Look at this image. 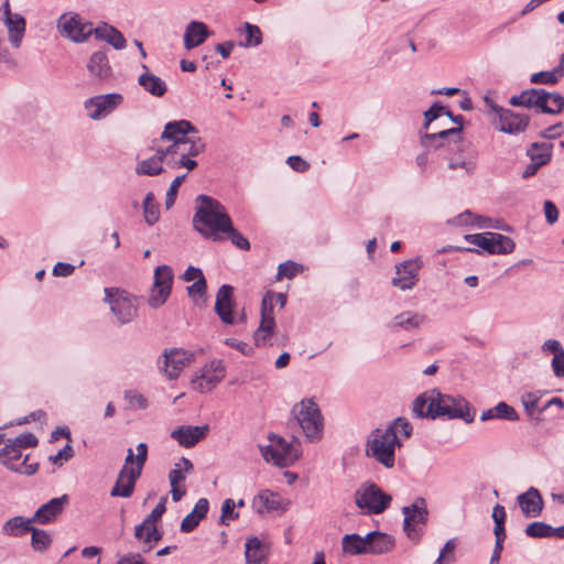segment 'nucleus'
<instances>
[{"instance_id": "f257e3e1", "label": "nucleus", "mask_w": 564, "mask_h": 564, "mask_svg": "<svg viewBox=\"0 0 564 564\" xmlns=\"http://www.w3.org/2000/svg\"><path fill=\"white\" fill-rule=\"evenodd\" d=\"M198 130L188 120L170 121L164 126L158 141L160 153L171 169L185 167L193 171L197 166L195 158L205 150V142L197 135Z\"/></svg>"}, {"instance_id": "f03ea898", "label": "nucleus", "mask_w": 564, "mask_h": 564, "mask_svg": "<svg viewBox=\"0 0 564 564\" xmlns=\"http://www.w3.org/2000/svg\"><path fill=\"white\" fill-rule=\"evenodd\" d=\"M412 434L408 420L398 417L387 427L373 430L366 442V455L386 468L395 464V451Z\"/></svg>"}, {"instance_id": "7ed1b4c3", "label": "nucleus", "mask_w": 564, "mask_h": 564, "mask_svg": "<svg viewBox=\"0 0 564 564\" xmlns=\"http://www.w3.org/2000/svg\"><path fill=\"white\" fill-rule=\"evenodd\" d=\"M413 413L419 417L447 416L471 423L475 414L469 403L460 395L442 394L433 389L420 394L413 402Z\"/></svg>"}, {"instance_id": "20e7f679", "label": "nucleus", "mask_w": 564, "mask_h": 564, "mask_svg": "<svg viewBox=\"0 0 564 564\" xmlns=\"http://www.w3.org/2000/svg\"><path fill=\"white\" fill-rule=\"evenodd\" d=\"M231 223L226 207L220 202L203 194L197 196L193 225L203 237L214 241L223 240L225 231L231 229Z\"/></svg>"}, {"instance_id": "39448f33", "label": "nucleus", "mask_w": 564, "mask_h": 564, "mask_svg": "<svg viewBox=\"0 0 564 564\" xmlns=\"http://www.w3.org/2000/svg\"><path fill=\"white\" fill-rule=\"evenodd\" d=\"M148 457V446L145 443H140L137 446V454L134 455L132 448L128 449L124 465L119 471L117 480L111 488V497L129 498L133 494L137 479L141 476L143 466Z\"/></svg>"}, {"instance_id": "423d86ee", "label": "nucleus", "mask_w": 564, "mask_h": 564, "mask_svg": "<svg viewBox=\"0 0 564 564\" xmlns=\"http://www.w3.org/2000/svg\"><path fill=\"white\" fill-rule=\"evenodd\" d=\"M268 441V445L260 446V452L264 460L274 466H292L302 455V444L297 437L286 441L276 434H270Z\"/></svg>"}, {"instance_id": "0eeeda50", "label": "nucleus", "mask_w": 564, "mask_h": 564, "mask_svg": "<svg viewBox=\"0 0 564 564\" xmlns=\"http://www.w3.org/2000/svg\"><path fill=\"white\" fill-rule=\"evenodd\" d=\"M292 415L310 443L319 442L324 435V417L313 399H303L292 408Z\"/></svg>"}, {"instance_id": "6e6552de", "label": "nucleus", "mask_w": 564, "mask_h": 564, "mask_svg": "<svg viewBox=\"0 0 564 564\" xmlns=\"http://www.w3.org/2000/svg\"><path fill=\"white\" fill-rule=\"evenodd\" d=\"M425 123L424 128L430 129L434 121L438 119H446L452 120L458 123L457 127L443 129L438 131H434L431 133H425L421 137V143L424 148L427 149H437L440 145H442V141L448 139L449 137L459 139L460 131H462V117L458 116L456 118L452 117L451 111H448L445 107L442 105L435 102L429 110L424 112Z\"/></svg>"}, {"instance_id": "1a4fd4ad", "label": "nucleus", "mask_w": 564, "mask_h": 564, "mask_svg": "<svg viewBox=\"0 0 564 564\" xmlns=\"http://www.w3.org/2000/svg\"><path fill=\"white\" fill-rule=\"evenodd\" d=\"M56 29L62 37L85 43L93 35L94 25L76 12H65L57 19Z\"/></svg>"}, {"instance_id": "9d476101", "label": "nucleus", "mask_w": 564, "mask_h": 564, "mask_svg": "<svg viewBox=\"0 0 564 564\" xmlns=\"http://www.w3.org/2000/svg\"><path fill=\"white\" fill-rule=\"evenodd\" d=\"M391 496L373 482L362 484L355 492L357 507L368 514H379L391 503Z\"/></svg>"}, {"instance_id": "9b49d317", "label": "nucleus", "mask_w": 564, "mask_h": 564, "mask_svg": "<svg viewBox=\"0 0 564 564\" xmlns=\"http://www.w3.org/2000/svg\"><path fill=\"white\" fill-rule=\"evenodd\" d=\"M465 240L473 246L469 251L487 252L489 254H508L514 250V242L511 238L497 232H482L466 235Z\"/></svg>"}, {"instance_id": "f8f14e48", "label": "nucleus", "mask_w": 564, "mask_h": 564, "mask_svg": "<svg viewBox=\"0 0 564 564\" xmlns=\"http://www.w3.org/2000/svg\"><path fill=\"white\" fill-rule=\"evenodd\" d=\"M226 377V367L219 359L206 362L191 379V387L199 393L213 391Z\"/></svg>"}, {"instance_id": "ddd939ff", "label": "nucleus", "mask_w": 564, "mask_h": 564, "mask_svg": "<svg viewBox=\"0 0 564 564\" xmlns=\"http://www.w3.org/2000/svg\"><path fill=\"white\" fill-rule=\"evenodd\" d=\"M106 301L121 324L130 323L137 316L135 297L120 289H105Z\"/></svg>"}, {"instance_id": "4468645a", "label": "nucleus", "mask_w": 564, "mask_h": 564, "mask_svg": "<svg viewBox=\"0 0 564 564\" xmlns=\"http://www.w3.org/2000/svg\"><path fill=\"white\" fill-rule=\"evenodd\" d=\"M123 102V96L119 93L96 95L87 98L84 108L88 118L99 121L111 115Z\"/></svg>"}, {"instance_id": "2eb2a0df", "label": "nucleus", "mask_w": 564, "mask_h": 564, "mask_svg": "<svg viewBox=\"0 0 564 564\" xmlns=\"http://www.w3.org/2000/svg\"><path fill=\"white\" fill-rule=\"evenodd\" d=\"M422 267L423 261L419 257L397 263L395 273L391 279V284L403 292L413 290L419 282L420 270Z\"/></svg>"}, {"instance_id": "dca6fc26", "label": "nucleus", "mask_w": 564, "mask_h": 564, "mask_svg": "<svg viewBox=\"0 0 564 564\" xmlns=\"http://www.w3.org/2000/svg\"><path fill=\"white\" fill-rule=\"evenodd\" d=\"M404 514L403 529L406 536L417 543L421 539V531L416 524H424L427 521V509L423 498L416 499L411 506L402 508Z\"/></svg>"}, {"instance_id": "f3484780", "label": "nucleus", "mask_w": 564, "mask_h": 564, "mask_svg": "<svg viewBox=\"0 0 564 564\" xmlns=\"http://www.w3.org/2000/svg\"><path fill=\"white\" fill-rule=\"evenodd\" d=\"M192 360L193 354L181 348H173L164 351L159 361V369L166 379L174 380Z\"/></svg>"}, {"instance_id": "a211bd4d", "label": "nucleus", "mask_w": 564, "mask_h": 564, "mask_svg": "<svg viewBox=\"0 0 564 564\" xmlns=\"http://www.w3.org/2000/svg\"><path fill=\"white\" fill-rule=\"evenodd\" d=\"M290 500L282 497L279 492L269 489L260 490L252 499L251 507L260 516L276 512L284 513L290 508Z\"/></svg>"}, {"instance_id": "6ab92c4d", "label": "nucleus", "mask_w": 564, "mask_h": 564, "mask_svg": "<svg viewBox=\"0 0 564 564\" xmlns=\"http://www.w3.org/2000/svg\"><path fill=\"white\" fill-rule=\"evenodd\" d=\"M22 459V449L8 441L3 448L0 449V463L11 471L31 476L37 470V463L28 464L29 455Z\"/></svg>"}, {"instance_id": "aec40b11", "label": "nucleus", "mask_w": 564, "mask_h": 564, "mask_svg": "<svg viewBox=\"0 0 564 564\" xmlns=\"http://www.w3.org/2000/svg\"><path fill=\"white\" fill-rule=\"evenodd\" d=\"M194 470L193 463L182 457L174 464L173 469L169 473V482L171 486V496L174 502H178L186 495V487L184 485L187 475Z\"/></svg>"}, {"instance_id": "412c9836", "label": "nucleus", "mask_w": 564, "mask_h": 564, "mask_svg": "<svg viewBox=\"0 0 564 564\" xmlns=\"http://www.w3.org/2000/svg\"><path fill=\"white\" fill-rule=\"evenodd\" d=\"M490 107L498 116L497 128L499 131L516 134L527 129L529 124V117L527 115L516 113L494 104H490Z\"/></svg>"}, {"instance_id": "4be33fe9", "label": "nucleus", "mask_w": 564, "mask_h": 564, "mask_svg": "<svg viewBox=\"0 0 564 564\" xmlns=\"http://www.w3.org/2000/svg\"><path fill=\"white\" fill-rule=\"evenodd\" d=\"M209 431L207 424L202 426L181 425L171 432V437L175 440L180 446L191 448L199 441L204 440Z\"/></svg>"}, {"instance_id": "5701e85b", "label": "nucleus", "mask_w": 564, "mask_h": 564, "mask_svg": "<svg viewBox=\"0 0 564 564\" xmlns=\"http://www.w3.org/2000/svg\"><path fill=\"white\" fill-rule=\"evenodd\" d=\"M271 547L258 536H250L245 543L246 564H269Z\"/></svg>"}, {"instance_id": "b1692460", "label": "nucleus", "mask_w": 564, "mask_h": 564, "mask_svg": "<svg viewBox=\"0 0 564 564\" xmlns=\"http://www.w3.org/2000/svg\"><path fill=\"white\" fill-rule=\"evenodd\" d=\"M68 502L67 495L53 498L46 503L42 505L33 514L32 520L39 524H48L62 514L65 506Z\"/></svg>"}, {"instance_id": "393cba45", "label": "nucleus", "mask_w": 564, "mask_h": 564, "mask_svg": "<svg viewBox=\"0 0 564 564\" xmlns=\"http://www.w3.org/2000/svg\"><path fill=\"white\" fill-rule=\"evenodd\" d=\"M232 288L224 284L219 288L216 294L215 311L218 314L223 323L232 325L236 323L234 315V301H232Z\"/></svg>"}, {"instance_id": "a878e982", "label": "nucleus", "mask_w": 564, "mask_h": 564, "mask_svg": "<svg viewBox=\"0 0 564 564\" xmlns=\"http://www.w3.org/2000/svg\"><path fill=\"white\" fill-rule=\"evenodd\" d=\"M152 149L154 150L153 155L138 161L134 169L138 175L156 176L164 172L163 165H166V159L165 155L163 156L160 153V142L158 139L153 141Z\"/></svg>"}, {"instance_id": "bb28decb", "label": "nucleus", "mask_w": 564, "mask_h": 564, "mask_svg": "<svg viewBox=\"0 0 564 564\" xmlns=\"http://www.w3.org/2000/svg\"><path fill=\"white\" fill-rule=\"evenodd\" d=\"M517 501L522 514L528 519L539 517L544 506L540 491L534 487H530L525 492L520 494Z\"/></svg>"}, {"instance_id": "cd10ccee", "label": "nucleus", "mask_w": 564, "mask_h": 564, "mask_svg": "<svg viewBox=\"0 0 564 564\" xmlns=\"http://www.w3.org/2000/svg\"><path fill=\"white\" fill-rule=\"evenodd\" d=\"M276 324L273 313L261 307V321L258 329L254 332L253 340L256 346L272 345V337L275 333Z\"/></svg>"}, {"instance_id": "c85d7f7f", "label": "nucleus", "mask_w": 564, "mask_h": 564, "mask_svg": "<svg viewBox=\"0 0 564 564\" xmlns=\"http://www.w3.org/2000/svg\"><path fill=\"white\" fill-rule=\"evenodd\" d=\"M426 321V317L423 314L405 311L398 315H395L391 322L389 323V328L398 332V330H414L419 329Z\"/></svg>"}, {"instance_id": "c756f323", "label": "nucleus", "mask_w": 564, "mask_h": 564, "mask_svg": "<svg viewBox=\"0 0 564 564\" xmlns=\"http://www.w3.org/2000/svg\"><path fill=\"white\" fill-rule=\"evenodd\" d=\"M207 25L200 21H191L184 33V46L186 50H192L199 46L209 37Z\"/></svg>"}, {"instance_id": "7c9ffc66", "label": "nucleus", "mask_w": 564, "mask_h": 564, "mask_svg": "<svg viewBox=\"0 0 564 564\" xmlns=\"http://www.w3.org/2000/svg\"><path fill=\"white\" fill-rule=\"evenodd\" d=\"M93 35L98 40L107 42L116 50H123L127 45V41L122 33L115 26L107 23H100L99 25L94 26Z\"/></svg>"}, {"instance_id": "2f4dec72", "label": "nucleus", "mask_w": 564, "mask_h": 564, "mask_svg": "<svg viewBox=\"0 0 564 564\" xmlns=\"http://www.w3.org/2000/svg\"><path fill=\"white\" fill-rule=\"evenodd\" d=\"M367 541L369 554L376 555L391 552L395 545V540L392 535L379 531L367 533Z\"/></svg>"}, {"instance_id": "473e14b6", "label": "nucleus", "mask_w": 564, "mask_h": 564, "mask_svg": "<svg viewBox=\"0 0 564 564\" xmlns=\"http://www.w3.org/2000/svg\"><path fill=\"white\" fill-rule=\"evenodd\" d=\"M89 74L100 80L108 79L111 75V66L106 53L97 51L91 54L87 63Z\"/></svg>"}, {"instance_id": "72a5a7b5", "label": "nucleus", "mask_w": 564, "mask_h": 564, "mask_svg": "<svg viewBox=\"0 0 564 564\" xmlns=\"http://www.w3.org/2000/svg\"><path fill=\"white\" fill-rule=\"evenodd\" d=\"M3 23L8 30L9 41L13 47H20L25 34L26 21L21 14H14L8 19H3Z\"/></svg>"}, {"instance_id": "f704fd0d", "label": "nucleus", "mask_w": 564, "mask_h": 564, "mask_svg": "<svg viewBox=\"0 0 564 564\" xmlns=\"http://www.w3.org/2000/svg\"><path fill=\"white\" fill-rule=\"evenodd\" d=\"M32 518L15 516L8 519L1 527L2 533L7 536L19 538L32 530Z\"/></svg>"}, {"instance_id": "c9c22d12", "label": "nucleus", "mask_w": 564, "mask_h": 564, "mask_svg": "<svg viewBox=\"0 0 564 564\" xmlns=\"http://www.w3.org/2000/svg\"><path fill=\"white\" fill-rule=\"evenodd\" d=\"M341 549L347 555L369 554L367 534L365 536H360L357 533L344 535Z\"/></svg>"}, {"instance_id": "e433bc0d", "label": "nucleus", "mask_w": 564, "mask_h": 564, "mask_svg": "<svg viewBox=\"0 0 564 564\" xmlns=\"http://www.w3.org/2000/svg\"><path fill=\"white\" fill-rule=\"evenodd\" d=\"M144 69H148L147 65H142ZM138 83L143 87L145 91L155 96L162 97L166 93V84L163 79L155 76L154 74L147 70L144 74L140 75Z\"/></svg>"}, {"instance_id": "4c0bfd02", "label": "nucleus", "mask_w": 564, "mask_h": 564, "mask_svg": "<svg viewBox=\"0 0 564 564\" xmlns=\"http://www.w3.org/2000/svg\"><path fill=\"white\" fill-rule=\"evenodd\" d=\"M541 99L538 108L545 113H560L564 108V97L557 93H547L541 89Z\"/></svg>"}, {"instance_id": "58836bf2", "label": "nucleus", "mask_w": 564, "mask_h": 564, "mask_svg": "<svg viewBox=\"0 0 564 564\" xmlns=\"http://www.w3.org/2000/svg\"><path fill=\"white\" fill-rule=\"evenodd\" d=\"M134 536L151 546L153 542L161 539L156 524L150 523V520H143V522L135 527Z\"/></svg>"}, {"instance_id": "ea45409f", "label": "nucleus", "mask_w": 564, "mask_h": 564, "mask_svg": "<svg viewBox=\"0 0 564 564\" xmlns=\"http://www.w3.org/2000/svg\"><path fill=\"white\" fill-rule=\"evenodd\" d=\"M553 145L549 142L533 143L529 150L528 155L532 162L539 163L543 166L551 160Z\"/></svg>"}, {"instance_id": "a19ab883", "label": "nucleus", "mask_w": 564, "mask_h": 564, "mask_svg": "<svg viewBox=\"0 0 564 564\" xmlns=\"http://www.w3.org/2000/svg\"><path fill=\"white\" fill-rule=\"evenodd\" d=\"M238 32L245 34V40L239 44L242 47H254L262 43V32L258 25L245 22Z\"/></svg>"}, {"instance_id": "79ce46f5", "label": "nucleus", "mask_w": 564, "mask_h": 564, "mask_svg": "<svg viewBox=\"0 0 564 564\" xmlns=\"http://www.w3.org/2000/svg\"><path fill=\"white\" fill-rule=\"evenodd\" d=\"M30 533L31 547L34 552L44 553L51 547L53 539L47 531L32 527Z\"/></svg>"}, {"instance_id": "37998d69", "label": "nucleus", "mask_w": 564, "mask_h": 564, "mask_svg": "<svg viewBox=\"0 0 564 564\" xmlns=\"http://www.w3.org/2000/svg\"><path fill=\"white\" fill-rule=\"evenodd\" d=\"M456 226H477L478 228H490V219L484 218L466 210L451 220Z\"/></svg>"}, {"instance_id": "c03bdc74", "label": "nucleus", "mask_w": 564, "mask_h": 564, "mask_svg": "<svg viewBox=\"0 0 564 564\" xmlns=\"http://www.w3.org/2000/svg\"><path fill=\"white\" fill-rule=\"evenodd\" d=\"M541 89H529L524 90L519 95H514L510 98V105L517 107H536L539 106V100Z\"/></svg>"}, {"instance_id": "a18cd8bd", "label": "nucleus", "mask_w": 564, "mask_h": 564, "mask_svg": "<svg viewBox=\"0 0 564 564\" xmlns=\"http://www.w3.org/2000/svg\"><path fill=\"white\" fill-rule=\"evenodd\" d=\"M142 207L145 223L150 226L156 224L160 219V207L152 192L145 195Z\"/></svg>"}, {"instance_id": "49530a36", "label": "nucleus", "mask_w": 564, "mask_h": 564, "mask_svg": "<svg viewBox=\"0 0 564 564\" xmlns=\"http://www.w3.org/2000/svg\"><path fill=\"white\" fill-rule=\"evenodd\" d=\"M564 75V66L558 65L552 70H543L535 73L531 76L530 80L533 84H555Z\"/></svg>"}, {"instance_id": "de8ad7c7", "label": "nucleus", "mask_w": 564, "mask_h": 564, "mask_svg": "<svg viewBox=\"0 0 564 564\" xmlns=\"http://www.w3.org/2000/svg\"><path fill=\"white\" fill-rule=\"evenodd\" d=\"M552 533L553 527L541 521L532 522L525 528V534L530 538H550Z\"/></svg>"}, {"instance_id": "09e8293b", "label": "nucleus", "mask_w": 564, "mask_h": 564, "mask_svg": "<svg viewBox=\"0 0 564 564\" xmlns=\"http://www.w3.org/2000/svg\"><path fill=\"white\" fill-rule=\"evenodd\" d=\"M477 166V160L475 155L466 158L452 159L448 163L451 170H464L466 174H473Z\"/></svg>"}, {"instance_id": "8fccbe9b", "label": "nucleus", "mask_w": 564, "mask_h": 564, "mask_svg": "<svg viewBox=\"0 0 564 564\" xmlns=\"http://www.w3.org/2000/svg\"><path fill=\"white\" fill-rule=\"evenodd\" d=\"M173 273L170 267L159 265L154 271V285L172 290Z\"/></svg>"}, {"instance_id": "3c124183", "label": "nucleus", "mask_w": 564, "mask_h": 564, "mask_svg": "<svg viewBox=\"0 0 564 564\" xmlns=\"http://www.w3.org/2000/svg\"><path fill=\"white\" fill-rule=\"evenodd\" d=\"M236 502L228 498L221 505L220 524L229 525V523L239 518V512L235 510Z\"/></svg>"}, {"instance_id": "603ef678", "label": "nucleus", "mask_w": 564, "mask_h": 564, "mask_svg": "<svg viewBox=\"0 0 564 564\" xmlns=\"http://www.w3.org/2000/svg\"><path fill=\"white\" fill-rule=\"evenodd\" d=\"M171 294V289L154 285L149 297V305L153 308L162 306Z\"/></svg>"}, {"instance_id": "864d4df0", "label": "nucleus", "mask_w": 564, "mask_h": 564, "mask_svg": "<svg viewBox=\"0 0 564 564\" xmlns=\"http://www.w3.org/2000/svg\"><path fill=\"white\" fill-rule=\"evenodd\" d=\"M276 302L280 308H283L286 303V295L283 293H275L268 291L261 302V307L273 313V303Z\"/></svg>"}, {"instance_id": "5fc2aeb1", "label": "nucleus", "mask_w": 564, "mask_h": 564, "mask_svg": "<svg viewBox=\"0 0 564 564\" xmlns=\"http://www.w3.org/2000/svg\"><path fill=\"white\" fill-rule=\"evenodd\" d=\"M206 280L205 278L198 279V281H194V283L189 286H187V293L189 297L195 303L205 302V295H206Z\"/></svg>"}, {"instance_id": "6e6d98bb", "label": "nucleus", "mask_w": 564, "mask_h": 564, "mask_svg": "<svg viewBox=\"0 0 564 564\" xmlns=\"http://www.w3.org/2000/svg\"><path fill=\"white\" fill-rule=\"evenodd\" d=\"M124 399L131 409L144 410L148 406L147 398L137 390H127L124 392Z\"/></svg>"}, {"instance_id": "4d7b16f0", "label": "nucleus", "mask_w": 564, "mask_h": 564, "mask_svg": "<svg viewBox=\"0 0 564 564\" xmlns=\"http://www.w3.org/2000/svg\"><path fill=\"white\" fill-rule=\"evenodd\" d=\"M542 398L540 391L525 392L521 397V403L529 415H532Z\"/></svg>"}, {"instance_id": "13d9d810", "label": "nucleus", "mask_w": 564, "mask_h": 564, "mask_svg": "<svg viewBox=\"0 0 564 564\" xmlns=\"http://www.w3.org/2000/svg\"><path fill=\"white\" fill-rule=\"evenodd\" d=\"M495 413H496L497 419H500V420H507V421H512V422L519 420V415H518L517 411L514 410V408L507 404L506 402H499L495 406Z\"/></svg>"}, {"instance_id": "bf43d9fd", "label": "nucleus", "mask_w": 564, "mask_h": 564, "mask_svg": "<svg viewBox=\"0 0 564 564\" xmlns=\"http://www.w3.org/2000/svg\"><path fill=\"white\" fill-rule=\"evenodd\" d=\"M225 238L230 239L234 246L241 250H249L250 243L246 237H243L239 231H237L231 224V229L225 231Z\"/></svg>"}, {"instance_id": "052dcab7", "label": "nucleus", "mask_w": 564, "mask_h": 564, "mask_svg": "<svg viewBox=\"0 0 564 564\" xmlns=\"http://www.w3.org/2000/svg\"><path fill=\"white\" fill-rule=\"evenodd\" d=\"M185 177H186V174H183V175L176 176L172 181V183L166 192V197H165V206L167 209L174 205L176 196H177V191H178L181 184L183 183V181L185 180Z\"/></svg>"}, {"instance_id": "680f3d73", "label": "nucleus", "mask_w": 564, "mask_h": 564, "mask_svg": "<svg viewBox=\"0 0 564 564\" xmlns=\"http://www.w3.org/2000/svg\"><path fill=\"white\" fill-rule=\"evenodd\" d=\"M302 265L299 264V263H295L293 261H286L284 263H281L279 265V271H278V279H281V278H288V279H292L294 278L301 270H302Z\"/></svg>"}, {"instance_id": "e2e57ef3", "label": "nucleus", "mask_w": 564, "mask_h": 564, "mask_svg": "<svg viewBox=\"0 0 564 564\" xmlns=\"http://www.w3.org/2000/svg\"><path fill=\"white\" fill-rule=\"evenodd\" d=\"M9 442L17 445V447L20 449L34 447L37 445V438L32 433L21 434L13 440H9Z\"/></svg>"}, {"instance_id": "0e129e2a", "label": "nucleus", "mask_w": 564, "mask_h": 564, "mask_svg": "<svg viewBox=\"0 0 564 564\" xmlns=\"http://www.w3.org/2000/svg\"><path fill=\"white\" fill-rule=\"evenodd\" d=\"M225 344L227 346L238 350L239 352H241L245 356H250L253 354V347L246 341H242V340H239L236 338H227L225 340Z\"/></svg>"}, {"instance_id": "69168bd1", "label": "nucleus", "mask_w": 564, "mask_h": 564, "mask_svg": "<svg viewBox=\"0 0 564 564\" xmlns=\"http://www.w3.org/2000/svg\"><path fill=\"white\" fill-rule=\"evenodd\" d=\"M456 540L455 539H451L448 540L443 549L441 550L440 552V556L442 558H445V561H447V563H453L455 561V549H456Z\"/></svg>"}, {"instance_id": "338daca9", "label": "nucleus", "mask_w": 564, "mask_h": 564, "mask_svg": "<svg viewBox=\"0 0 564 564\" xmlns=\"http://www.w3.org/2000/svg\"><path fill=\"white\" fill-rule=\"evenodd\" d=\"M286 163L296 172L303 173L310 169V163L299 155H291L288 158Z\"/></svg>"}, {"instance_id": "774afa93", "label": "nucleus", "mask_w": 564, "mask_h": 564, "mask_svg": "<svg viewBox=\"0 0 564 564\" xmlns=\"http://www.w3.org/2000/svg\"><path fill=\"white\" fill-rule=\"evenodd\" d=\"M202 520L198 519L193 512H189L181 522V531L182 532H192L200 522Z\"/></svg>"}]
</instances>
